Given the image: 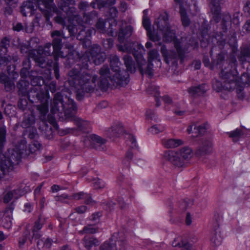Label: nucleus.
Listing matches in <instances>:
<instances>
[{
    "mask_svg": "<svg viewBox=\"0 0 250 250\" xmlns=\"http://www.w3.org/2000/svg\"><path fill=\"white\" fill-rule=\"evenodd\" d=\"M78 65L80 66V71L76 68H72L69 71L68 75L79 86L76 91V98L81 101L83 99L85 93H91L94 91L97 76L96 75L92 76L86 72L84 70L86 69L82 68L80 63Z\"/></svg>",
    "mask_w": 250,
    "mask_h": 250,
    "instance_id": "f257e3e1",
    "label": "nucleus"
},
{
    "mask_svg": "<svg viewBox=\"0 0 250 250\" xmlns=\"http://www.w3.org/2000/svg\"><path fill=\"white\" fill-rule=\"evenodd\" d=\"M63 92H58L54 96L51 104V112L56 115L59 118H69L73 116L77 109L76 105L74 101L66 95L63 97Z\"/></svg>",
    "mask_w": 250,
    "mask_h": 250,
    "instance_id": "f03ea898",
    "label": "nucleus"
},
{
    "mask_svg": "<svg viewBox=\"0 0 250 250\" xmlns=\"http://www.w3.org/2000/svg\"><path fill=\"white\" fill-rule=\"evenodd\" d=\"M100 75L98 87L102 91H106L111 84L124 86L128 82V74L127 72L123 71L122 74L116 73L112 74L109 67L104 65L99 70Z\"/></svg>",
    "mask_w": 250,
    "mask_h": 250,
    "instance_id": "7ed1b4c3",
    "label": "nucleus"
},
{
    "mask_svg": "<svg viewBox=\"0 0 250 250\" xmlns=\"http://www.w3.org/2000/svg\"><path fill=\"white\" fill-rule=\"evenodd\" d=\"M218 75L221 82L217 79L212 80V86L214 90L217 92L223 90L231 91L235 88L238 79L236 68L232 67V65H227L221 69Z\"/></svg>",
    "mask_w": 250,
    "mask_h": 250,
    "instance_id": "20e7f679",
    "label": "nucleus"
},
{
    "mask_svg": "<svg viewBox=\"0 0 250 250\" xmlns=\"http://www.w3.org/2000/svg\"><path fill=\"white\" fill-rule=\"evenodd\" d=\"M192 156V150L189 147H184L176 151H166L164 153V158L177 167L186 166Z\"/></svg>",
    "mask_w": 250,
    "mask_h": 250,
    "instance_id": "39448f33",
    "label": "nucleus"
},
{
    "mask_svg": "<svg viewBox=\"0 0 250 250\" xmlns=\"http://www.w3.org/2000/svg\"><path fill=\"white\" fill-rule=\"evenodd\" d=\"M105 58L106 55L101 51L100 46L95 45L91 48L88 54H84L81 58L80 65L82 68L88 70L92 62L95 65H99L103 62Z\"/></svg>",
    "mask_w": 250,
    "mask_h": 250,
    "instance_id": "423d86ee",
    "label": "nucleus"
},
{
    "mask_svg": "<svg viewBox=\"0 0 250 250\" xmlns=\"http://www.w3.org/2000/svg\"><path fill=\"white\" fill-rule=\"evenodd\" d=\"M157 29L163 34V39L166 42L174 41L175 38V32L170 30L168 23V16L166 12L161 13L154 22Z\"/></svg>",
    "mask_w": 250,
    "mask_h": 250,
    "instance_id": "0eeeda50",
    "label": "nucleus"
},
{
    "mask_svg": "<svg viewBox=\"0 0 250 250\" xmlns=\"http://www.w3.org/2000/svg\"><path fill=\"white\" fill-rule=\"evenodd\" d=\"M126 242L125 238L122 233H114L109 241L103 244L100 250H126Z\"/></svg>",
    "mask_w": 250,
    "mask_h": 250,
    "instance_id": "6e6552de",
    "label": "nucleus"
},
{
    "mask_svg": "<svg viewBox=\"0 0 250 250\" xmlns=\"http://www.w3.org/2000/svg\"><path fill=\"white\" fill-rule=\"evenodd\" d=\"M175 47L177 50V54L173 50L168 51L166 46L163 45L161 48V52L165 58L167 63H169L170 62L172 63L176 62L178 59H180L181 62L182 63L185 58V52L181 48L180 45L175 42Z\"/></svg>",
    "mask_w": 250,
    "mask_h": 250,
    "instance_id": "1a4fd4ad",
    "label": "nucleus"
},
{
    "mask_svg": "<svg viewBox=\"0 0 250 250\" xmlns=\"http://www.w3.org/2000/svg\"><path fill=\"white\" fill-rule=\"evenodd\" d=\"M212 148V141L208 139H202L195 152V156L201 161L205 160L206 156L211 153Z\"/></svg>",
    "mask_w": 250,
    "mask_h": 250,
    "instance_id": "9d476101",
    "label": "nucleus"
},
{
    "mask_svg": "<svg viewBox=\"0 0 250 250\" xmlns=\"http://www.w3.org/2000/svg\"><path fill=\"white\" fill-rule=\"evenodd\" d=\"M1 158L7 163L8 166H11L10 168L13 170L15 166L19 164L21 158V154L18 150L11 149L9 150L5 155H2Z\"/></svg>",
    "mask_w": 250,
    "mask_h": 250,
    "instance_id": "9b49d317",
    "label": "nucleus"
},
{
    "mask_svg": "<svg viewBox=\"0 0 250 250\" xmlns=\"http://www.w3.org/2000/svg\"><path fill=\"white\" fill-rule=\"evenodd\" d=\"M134 56L138 62L139 70L141 74L142 75L146 74L150 78L152 77L153 75V64L151 62H148L146 66V61L142 59V55L141 54L138 53L137 55L136 53H134Z\"/></svg>",
    "mask_w": 250,
    "mask_h": 250,
    "instance_id": "f8f14e48",
    "label": "nucleus"
},
{
    "mask_svg": "<svg viewBox=\"0 0 250 250\" xmlns=\"http://www.w3.org/2000/svg\"><path fill=\"white\" fill-rule=\"evenodd\" d=\"M51 37L53 38L52 41L53 49L55 52V60L57 61V55L59 56L58 52L60 50L62 46V38H64L63 34L59 31L55 30L51 33Z\"/></svg>",
    "mask_w": 250,
    "mask_h": 250,
    "instance_id": "ddd939ff",
    "label": "nucleus"
},
{
    "mask_svg": "<svg viewBox=\"0 0 250 250\" xmlns=\"http://www.w3.org/2000/svg\"><path fill=\"white\" fill-rule=\"evenodd\" d=\"M174 6L176 7L178 6L179 10H181L183 9L187 12L190 11V7L193 5L195 11V12L193 13V14H196L198 9L195 0H174Z\"/></svg>",
    "mask_w": 250,
    "mask_h": 250,
    "instance_id": "4468645a",
    "label": "nucleus"
},
{
    "mask_svg": "<svg viewBox=\"0 0 250 250\" xmlns=\"http://www.w3.org/2000/svg\"><path fill=\"white\" fill-rule=\"evenodd\" d=\"M89 138L91 141V146L92 148L99 151L106 150L105 140L95 134L90 135Z\"/></svg>",
    "mask_w": 250,
    "mask_h": 250,
    "instance_id": "2eb2a0df",
    "label": "nucleus"
},
{
    "mask_svg": "<svg viewBox=\"0 0 250 250\" xmlns=\"http://www.w3.org/2000/svg\"><path fill=\"white\" fill-rule=\"evenodd\" d=\"M45 219L41 215H39L38 219L34 222V225L31 229V232L32 233V239H30L31 243L33 238L39 239L41 237V234L40 231L43 225L45 224Z\"/></svg>",
    "mask_w": 250,
    "mask_h": 250,
    "instance_id": "dca6fc26",
    "label": "nucleus"
},
{
    "mask_svg": "<svg viewBox=\"0 0 250 250\" xmlns=\"http://www.w3.org/2000/svg\"><path fill=\"white\" fill-rule=\"evenodd\" d=\"M143 24L144 28L147 31V35L151 41L156 42L161 40V37L160 36L157 34L154 35L151 32L150 21L149 18L146 16H144L143 18Z\"/></svg>",
    "mask_w": 250,
    "mask_h": 250,
    "instance_id": "f3484780",
    "label": "nucleus"
},
{
    "mask_svg": "<svg viewBox=\"0 0 250 250\" xmlns=\"http://www.w3.org/2000/svg\"><path fill=\"white\" fill-rule=\"evenodd\" d=\"M219 0H210V8L213 14V18L216 22L220 20L221 7Z\"/></svg>",
    "mask_w": 250,
    "mask_h": 250,
    "instance_id": "a211bd4d",
    "label": "nucleus"
},
{
    "mask_svg": "<svg viewBox=\"0 0 250 250\" xmlns=\"http://www.w3.org/2000/svg\"><path fill=\"white\" fill-rule=\"evenodd\" d=\"M173 247L182 248V250H195L193 246L182 237H177L172 243Z\"/></svg>",
    "mask_w": 250,
    "mask_h": 250,
    "instance_id": "6ab92c4d",
    "label": "nucleus"
},
{
    "mask_svg": "<svg viewBox=\"0 0 250 250\" xmlns=\"http://www.w3.org/2000/svg\"><path fill=\"white\" fill-rule=\"evenodd\" d=\"M110 66L112 70L115 73H120L122 74L124 70L122 71L120 68L121 62L120 61L119 57L116 55H110L109 58Z\"/></svg>",
    "mask_w": 250,
    "mask_h": 250,
    "instance_id": "aec40b11",
    "label": "nucleus"
},
{
    "mask_svg": "<svg viewBox=\"0 0 250 250\" xmlns=\"http://www.w3.org/2000/svg\"><path fill=\"white\" fill-rule=\"evenodd\" d=\"M133 31L132 27L130 26H127L125 29L120 28L119 30L118 40L120 43H123L125 39L129 38Z\"/></svg>",
    "mask_w": 250,
    "mask_h": 250,
    "instance_id": "412c9836",
    "label": "nucleus"
},
{
    "mask_svg": "<svg viewBox=\"0 0 250 250\" xmlns=\"http://www.w3.org/2000/svg\"><path fill=\"white\" fill-rule=\"evenodd\" d=\"M210 240L215 246H219L222 241V237L219 225L215 226L211 234Z\"/></svg>",
    "mask_w": 250,
    "mask_h": 250,
    "instance_id": "4be33fe9",
    "label": "nucleus"
},
{
    "mask_svg": "<svg viewBox=\"0 0 250 250\" xmlns=\"http://www.w3.org/2000/svg\"><path fill=\"white\" fill-rule=\"evenodd\" d=\"M83 244L87 250H91L92 248L96 247L99 245V242L94 237L85 236L83 239Z\"/></svg>",
    "mask_w": 250,
    "mask_h": 250,
    "instance_id": "5701e85b",
    "label": "nucleus"
},
{
    "mask_svg": "<svg viewBox=\"0 0 250 250\" xmlns=\"http://www.w3.org/2000/svg\"><path fill=\"white\" fill-rule=\"evenodd\" d=\"M250 59V44H245L241 47L240 53L238 56L239 61L244 62Z\"/></svg>",
    "mask_w": 250,
    "mask_h": 250,
    "instance_id": "b1692460",
    "label": "nucleus"
},
{
    "mask_svg": "<svg viewBox=\"0 0 250 250\" xmlns=\"http://www.w3.org/2000/svg\"><path fill=\"white\" fill-rule=\"evenodd\" d=\"M124 131L123 126L121 124L113 125L108 130V133L111 137H118L122 134Z\"/></svg>",
    "mask_w": 250,
    "mask_h": 250,
    "instance_id": "393cba45",
    "label": "nucleus"
},
{
    "mask_svg": "<svg viewBox=\"0 0 250 250\" xmlns=\"http://www.w3.org/2000/svg\"><path fill=\"white\" fill-rule=\"evenodd\" d=\"M188 91L192 96L202 95L206 91V85L202 84L198 86H191L188 89Z\"/></svg>",
    "mask_w": 250,
    "mask_h": 250,
    "instance_id": "a878e982",
    "label": "nucleus"
},
{
    "mask_svg": "<svg viewBox=\"0 0 250 250\" xmlns=\"http://www.w3.org/2000/svg\"><path fill=\"white\" fill-rule=\"evenodd\" d=\"M123 60L127 71L130 73H134L136 71V67L132 57L128 55H125L124 56Z\"/></svg>",
    "mask_w": 250,
    "mask_h": 250,
    "instance_id": "bb28decb",
    "label": "nucleus"
},
{
    "mask_svg": "<svg viewBox=\"0 0 250 250\" xmlns=\"http://www.w3.org/2000/svg\"><path fill=\"white\" fill-rule=\"evenodd\" d=\"M29 85V82L25 79H21L17 84V87L18 88V93L19 95L25 96L27 94V88Z\"/></svg>",
    "mask_w": 250,
    "mask_h": 250,
    "instance_id": "cd10ccee",
    "label": "nucleus"
},
{
    "mask_svg": "<svg viewBox=\"0 0 250 250\" xmlns=\"http://www.w3.org/2000/svg\"><path fill=\"white\" fill-rule=\"evenodd\" d=\"M162 142V144L167 148L176 147L183 144V142L180 139H163Z\"/></svg>",
    "mask_w": 250,
    "mask_h": 250,
    "instance_id": "c85d7f7f",
    "label": "nucleus"
},
{
    "mask_svg": "<svg viewBox=\"0 0 250 250\" xmlns=\"http://www.w3.org/2000/svg\"><path fill=\"white\" fill-rule=\"evenodd\" d=\"M37 109L40 112L41 120L45 121L46 116L48 112V104L47 100H45L43 103L37 105Z\"/></svg>",
    "mask_w": 250,
    "mask_h": 250,
    "instance_id": "c756f323",
    "label": "nucleus"
},
{
    "mask_svg": "<svg viewBox=\"0 0 250 250\" xmlns=\"http://www.w3.org/2000/svg\"><path fill=\"white\" fill-rule=\"evenodd\" d=\"M21 8V12L26 16L27 14H32L34 10V6L33 2L29 0L24 2Z\"/></svg>",
    "mask_w": 250,
    "mask_h": 250,
    "instance_id": "7c9ffc66",
    "label": "nucleus"
},
{
    "mask_svg": "<svg viewBox=\"0 0 250 250\" xmlns=\"http://www.w3.org/2000/svg\"><path fill=\"white\" fill-rule=\"evenodd\" d=\"M39 89L36 87H32L30 91H27L26 95L28 96L29 100L32 102L36 99L40 100L42 96L43 93L40 94L39 92Z\"/></svg>",
    "mask_w": 250,
    "mask_h": 250,
    "instance_id": "2f4dec72",
    "label": "nucleus"
},
{
    "mask_svg": "<svg viewBox=\"0 0 250 250\" xmlns=\"http://www.w3.org/2000/svg\"><path fill=\"white\" fill-rule=\"evenodd\" d=\"M98 17L97 12L95 11H93L90 13H84L82 19V21L84 23H91V21L95 20Z\"/></svg>",
    "mask_w": 250,
    "mask_h": 250,
    "instance_id": "473e14b6",
    "label": "nucleus"
},
{
    "mask_svg": "<svg viewBox=\"0 0 250 250\" xmlns=\"http://www.w3.org/2000/svg\"><path fill=\"white\" fill-rule=\"evenodd\" d=\"M10 167L1 158L0 159V179L3 178L10 170H12Z\"/></svg>",
    "mask_w": 250,
    "mask_h": 250,
    "instance_id": "72a5a7b5",
    "label": "nucleus"
},
{
    "mask_svg": "<svg viewBox=\"0 0 250 250\" xmlns=\"http://www.w3.org/2000/svg\"><path fill=\"white\" fill-rule=\"evenodd\" d=\"M20 192L19 189L13 190L7 192L3 197V202L5 203H9L13 198L18 199L19 197L18 193Z\"/></svg>",
    "mask_w": 250,
    "mask_h": 250,
    "instance_id": "f704fd0d",
    "label": "nucleus"
},
{
    "mask_svg": "<svg viewBox=\"0 0 250 250\" xmlns=\"http://www.w3.org/2000/svg\"><path fill=\"white\" fill-rule=\"evenodd\" d=\"M6 128L4 125L0 126V152L6 143Z\"/></svg>",
    "mask_w": 250,
    "mask_h": 250,
    "instance_id": "c9c22d12",
    "label": "nucleus"
},
{
    "mask_svg": "<svg viewBox=\"0 0 250 250\" xmlns=\"http://www.w3.org/2000/svg\"><path fill=\"white\" fill-rule=\"evenodd\" d=\"M52 44L50 43H46L43 47L40 46L38 48V51L39 53L42 52V54L45 55V56H50L52 54H54V56L55 57V52L54 50L52 51L51 46Z\"/></svg>",
    "mask_w": 250,
    "mask_h": 250,
    "instance_id": "e433bc0d",
    "label": "nucleus"
},
{
    "mask_svg": "<svg viewBox=\"0 0 250 250\" xmlns=\"http://www.w3.org/2000/svg\"><path fill=\"white\" fill-rule=\"evenodd\" d=\"M74 124L77 125L80 130H84L86 128L88 125V122L83 120L81 118L76 117H71Z\"/></svg>",
    "mask_w": 250,
    "mask_h": 250,
    "instance_id": "4c0bfd02",
    "label": "nucleus"
},
{
    "mask_svg": "<svg viewBox=\"0 0 250 250\" xmlns=\"http://www.w3.org/2000/svg\"><path fill=\"white\" fill-rule=\"evenodd\" d=\"M12 218L8 211L4 212L2 218L3 227L6 229H9L11 226Z\"/></svg>",
    "mask_w": 250,
    "mask_h": 250,
    "instance_id": "58836bf2",
    "label": "nucleus"
},
{
    "mask_svg": "<svg viewBox=\"0 0 250 250\" xmlns=\"http://www.w3.org/2000/svg\"><path fill=\"white\" fill-rule=\"evenodd\" d=\"M31 83L33 87H36L40 90V86L44 84V81L42 77L37 76L31 80Z\"/></svg>",
    "mask_w": 250,
    "mask_h": 250,
    "instance_id": "ea45409f",
    "label": "nucleus"
},
{
    "mask_svg": "<svg viewBox=\"0 0 250 250\" xmlns=\"http://www.w3.org/2000/svg\"><path fill=\"white\" fill-rule=\"evenodd\" d=\"M30 56L33 58L34 60L41 67L43 68L46 66V64L44 57L40 55H34L33 53H30Z\"/></svg>",
    "mask_w": 250,
    "mask_h": 250,
    "instance_id": "a19ab883",
    "label": "nucleus"
},
{
    "mask_svg": "<svg viewBox=\"0 0 250 250\" xmlns=\"http://www.w3.org/2000/svg\"><path fill=\"white\" fill-rule=\"evenodd\" d=\"M179 13L183 26L185 27L189 26L190 23V21L187 15V12L182 9L181 10H179Z\"/></svg>",
    "mask_w": 250,
    "mask_h": 250,
    "instance_id": "79ce46f5",
    "label": "nucleus"
},
{
    "mask_svg": "<svg viewBox=\"0 0 250 250\" xmlns=\"http://www.w3.org/2000/svg\"><path fill=\"white\" fill-rule=\"evenodd\" d=\"M93 30L88 29L86 31L85 29L81 30L77 35V39L79 40H84L86 38L91 36Z\"/></svg>",
    "mask_w": 250,
    "mask_h": 250,
    "instance_id": "37998d69",
    "label": "nucleus"
},
{
    "mask_svg": "<svg viewBox=\"0 0 250 250\" xmlns=\"http://www.w3.org/2000/svg\"><path fill=\"white\" fill-rule=\"evenodd\" d=\"M43 4L44 7L49 10H54L55 7L53 0H39V4Z\"/></svg>",
    "mask_w": 250,
    "mask_h": 250,
    "instance_id": "c03bdc74",
    "label": "nucleus"
},
{
    "mask_svg": "<svg viewBox=\"0 0 250 250\" xmlns=\"http://www.w3.org/2000/svg\"><path fill=\"white\" fill-rule=\"evenodd\" d=\"M243 134L242 130L238 128L233 131L228 133L229 137L232 138L233 141L235 142L237 141L238 138L243 135Z\"/></svg>",
    "mask_w": 250,
    "mask_h": 250,
    "instance_id": "a18cd8bd",
    "label": "nucleus"
},
{
    "mask_svg": "<svg viewBox=\"0 0 250 250\" xmlns=\"http://www.w3.org/2000/svg\"><path fill=\"white\" fill-rule=\"evenodd\" d=\"M159 56L158 52L156 49H153L149 50L148 52V62H152V61L158 59Z\"/></svg>",
    "mask_w": 250,
    "mask_h": 250,
    "instance_id": "49530a36",
    "label": "nucleus"
},
{
    "mask_svg": "<svg viewBox=\"0 0 250 250\" xmlns=\"http://www.w3.org/2000/svg\"><path fill=\"white\" fill-rule=\"evenodd\" d=\"M105 0H94L90 4L94 9H101L103 8H105Z\"/></svg>",
    "mask_w": 250,
    "mask_h": 250,
    "instance_id": "de8ad7c7",
    "label": "nucleus"
},
{
    "mask_svg": "<svg viewBox=\"0 0 250 250\" xmlns=\"http://www.w3.org/2000/svg\"><path fill=\"white\" fill-rule=\"evenodd\" d=\"M105 21L102 18L99 19L96 24L97 29L101 33H104L105 32Z\"/></svg>",
    "mask_w": 250,
    "mask_h": 250,
    "instance_id": "09e8293b",
    "label": "nucleus"
},
{
    "mask_svg": "<svg viewBox=\"0 0 250 250\" xmlns=\"http://www.w3.org/2000/svg\"><path fill=\"white\" fill-rule=\"evenodd\" d=\"M83 231L86 233L94 234L98 232V228L92 225H88L83 228Z\"/></svg>",
    "mask_w": 250,
    "mask_h": 250,
    "instance_id": "8fccbe9b",
    "label": "nucleus"
},
{
    "mask_svg": "<svg viewBox=\"0 0 250 250\" xmlns=\"http://www.w3.org/2000/svg\"><path fill=\"white\" fill-rule=\"evenodd\" d=\"M165 129L164 127L158 125H154L152 126L150 128L148 129V131L149 132L156 134L160 132H163Z\"/></svg>",
    "mask_w": 250,
    "mask_h": 250,
    "instance_id": "3c124183",
    "label": "nucleus"
},
{
    "mask_svg": "<svg viewBox=\"0 0 250 250\" xmlns=\"http://www.w3.org/2000/svg\"><path fill=\"white\" fill-rule=\"evenodd\" d=\"M87 193L83 191L79 192L74 193L72 195L71 197L73 199L75 200H84L86 197Z\"/></svg>",
    "mask_w": 250,
    "mask_h": 250,
    "instance_id": "603ef678",
    "label": "nucleus"
},
{
    "mask_svg": "<svg viewBox=\"0 0 250 250\" xmlns=\"http://www.w3.org/2000/svg\"><path fill=\"white\" fill-rule=\"evenodd\" d=\"M118 11L116 7L112 6L109 9V14L111 18L114 19L118 16ZM114 22L115 25L117 24V21L115 20H114Z\"/></svg>",
    "mask_w": 250,
    "mask_h": 250,
    "instance_id": "864d4df0",
    "label": "nucleus"
},
{
    "mask_svg": "<svg viewBox=\"0 0 250 250\" xmlns=\"http://www.w3.org/2000/svg\"><path fill=\"white\" fill-rule=\"evenodd\" d=\"M93 186L95 189H102L104 188L105 183L99 179H95L93 183Z\"/></svg>",
    "mask_w": 250,
    "mask_h": 250,
    "instance_id": "5fc2aeb1",
    "label": "nucleus"
},
{
    "mask_svg": "<svg viewBox=\"0 0 250 250\" xmlns=\"http://www.w3.org/2000/svg\"><path fill=\"white\" fill-rule=\"evenodd\" d=\"M41 144L38 142L32 143L29 145V149L31 153L35 152L39 150L41 147Z\"/></svg>",
    "mask_w": 250,
    "mask_h": 250,
    "instance_id": "6e6d98bb",
    "label": "nucleus"
},
{
    "mask_svg": "<svg viewBox=\"0 0 250 250\" xmlns=\"http://www.w3.org/2000/svg\"><path fill=\"white\" fill-rule=\"evenodd\" d=\"M208 126V123H205L198 126H196V130L198 131V134L199 135L204 134L206 132Z\"/></svg>",
    "mask_w": 250,
    "mask_h": 250,
    "instance_id": "4d7b16f0",
    "label": "nucleus"
},
{
    "mask_svg": "<svg viewBox=\"0 0 250 250\" xmlns=\"http://www.w3.org/2000/svg\"><path fill=\"white\" fill-rule=\"evenodd\" d=\"M244 88L242 86H238L236 88V91L238 98L240 100H243L245 97Z\"/></svg>",
    "mask_w": 250,
    "mask_h": 250,
    "instance_id": "13d9d810",
    "label": "nucleus"
},
{
    "mask_svg": "<svg viewBox=\"0 0 250 250\" xmlns=\"http://www.w3.org/2000/svg\"><path fill=\"white\" fill-rule=\"evenodd\" d=\"M56 201L60 202L61 203H66L65 199L69 198V196L66 194H62L61 195L56 196L54 197Z\"/></svg>",
    "mask_w": 250,
    "mask_h": 250,
    "instance_id": "bf43d9fd",
    "label": "nucleus"
},
{
    "mask_svg": "<svg viewBox=\"0 0 250 250\" xmlns=\"http://www.w3.org/2000/svg\"><path fill=\"white\" fill-rule=\"evenodd\" d=\"M84 204L93 206L96 203V202L93 200L90 194L87 193L86 197L84 199Z\"/></svg>",
    "mask_w": 250,
    "mask_h": 250,
    "instance_id": "052dcab7",
    "label": "nucleus"
},
{
    "mask_svg": "<svg viewBox=\"0 0 250 250\" xmlns=\"http://www.w3.org/2000/svg\"><path fill=\"white\" fill-rule=\"evenodd\" d=\"M12 58L11 57H1L0 58V65H7L11 62Z\"/></svg>",
    "mask_w": 250,
    "mask_h": 250,
    "instance_id": "680f3d73",
    "label": "nucleus"
},
{
    "mask_svg": "<svg viewBox=\"0 0 250 250\" xmlns=\"http://www.w3.org/2000/svg\"><path fill=\"white\" fill-rule=\"evenodd\" d=\"M55 62L53 64V70L54 71V74L55 78L57 79H59L60 77L59 75V64L58 62H57V61L55 60Z\"/></svg>",
    "mask_w": 250,
    "mask_h": 250,
    "instance_id": "e2e57ef3",
    "label": "nucleus"
},
{
    "mask_svg": "<svg viewBox=\"0 0 250 250\" xmlns=\"http://www.w3.org/2000/svg\"><path fill=\"white\" fill-rule=\"evenodd\" d=\"M155 114L153 110L148 109L146 112V117L147 120H152L154 119Z\"/></svg>",
    "mask_w": 250,
    "mask_h": 250,
    "instance_id": "0e129e2a",
    "label": "nucleus"
},
{
    "mask_svg": "<svg viewBox=\"0 0 250 250\" xmlns=\"http://www.w3.org/2000/svg\"><path fill=\"white\" fill-rule=\"evenodd\" d=\"M10 44V40L7 37L4 38L0 42V46L6 48Z\"/></svg>",
    "mask_w": 250,
    "mask_h": 250,
    "instance_id": "69168bd1",
    "label": "nucleus"
},
{
    "mask_svg": "<svg viewBox=\"0 0 250 250\" xmlns=\"http://www.w3.org/2000/svg\"><path fill=\"white\" fill-rule=\"evenodd\" d=\"M87 209V207L85 206H81L75 208L74 210L76 212L79 214H83L84 213Z\"/></svg>",
    "mask_w": 250,
    "mask_h": 250,
    "instance_id": "338daca9",
    "label": "nucleus"
},
{
    "mask_svg": "<svg viewBox=\"0 0 250 250\" xmlns=\"http://www.w3.org/2000/svg\"><path fill=\"white\" fill-rule=\"evenodd\" d=\"M241 81L243 83L249 84L250 83V76L248 74L244 73L241 76Z\"/></svg>",
    "mask_w": 250,
    "mask_h": 250,
    "instance_id": "774afa93",
    "label": "nucleus"
}]
</instances>
